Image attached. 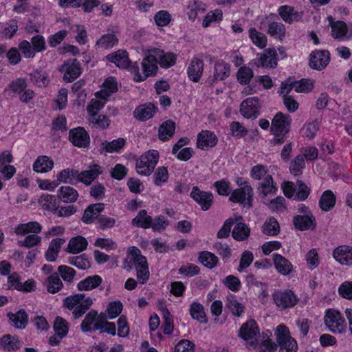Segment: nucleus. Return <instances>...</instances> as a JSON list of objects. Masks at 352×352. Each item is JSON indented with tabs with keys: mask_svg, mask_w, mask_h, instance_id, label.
<instances>
[{
	"mask_svg": "<svg viewBox=\"0 0 352 352\" xmlns=\"http://www.w3.org/2000/svg\"><path fill=\"white\" fill-rule=\"evenodd\" d=\"M198 260L201 264L209 269L216 267L219 261L214 254L208 251L201 252Z\"/></svg>",
	"mask_w": 352,
	"mask_h": 352,
	"instance_id": "obj_44",
	"label": "nucleus"
},
{
	"mask_svg": "<svg viewBox=\"0 0 352 352\" xmlns=\"http://www.w3.org/2000/svg\"><path fill=\"white\" fill-rule=\"evenodd\" d=\"M272 297L276 305L281 309L293 307L298 301L296 294L290 289L278 291L273 294Z\"/></svg>",
	"mask_w": 352,
	"mask_h": 352,
	"instance_id": "obj_9",
	"label": "nucleus"
},
{
	"mask_svg": "<svg viewBox=\"0 0 352 352\" xmlns=\"http://www.w3.org/2000/svg\"><path fill=\"white\" fill-rule=\"evenodd\" d=\"M118 42L115 34H107L102 35L99 40L97 41L96 45L102 49H109L113 47Z\"/></svg>",
	"mask_w": 352,
	"mask_h": 352,
	"instance_id": "obj_50",
	"label": "nucleus"
},
{
	"mask_svg": "<svg viewBox=\"0 0 352 352\" xmlns=\"http://www.w3.org/2000/svg\"><path fill=\"white\" fill-rule=\"evenodd\" d=\"M262 231L265 234L269 236L277 235L280 232V226L277 220L274 217H270L265 221Z\"/></svg>",
	"mask_w": 352,
	"mask_h": 352,
	"instance_id": "obj_47",
	"label": "nucleus"
},
{
	"mask_svg": "<svg viewBox=\"0 0 352 352\" xmlns=\"http://www.w3.org/2000/svg\"><path fill=\"white\" fill-rule=\"evenodd\" d=\"M190 197L199 204L204 211L209 210L213 203V195L210 192L202 191L197 186H194L190 192Z\"/></svg>",
	"mask_w": 352,
	"mask_h": 352,
	"instance_id": "obj_16",
	"label": "nucleus"
},
{
	"mask_svg": "<svg viewBox=\"0 0 352 352\" xmlns=\"http://www.w3.org/2000/svg\"><path fill=\"white\" fill-rule=\"evenodd\" d=\"M63 302L68 309L73 310L74 318L78 319L90 308L93 300L90 297L85 298L84 294H77L66 297Z\"/></svg>",
	"mask_w": 352,
	"mask_h": 352,
	"instance_id": "obj_2",
	"label": "nucleus"
},
{
	"mask_svg": "<svg viewBox=\"0 0 352 352\" xmlns=\"http://www.w3.org/2000/svg\"><path fill=\"white\" fill-rule=\"evenodd\" d=\"M333 257L342 265H352V248L346 245L338 247L333 251Z\"/></svg>",
	"mask_w": 352,
	"mask_h": 352,
	"instance_id": "obj_21",
	"label": "nucleus"
},
{
	"mask_svg": "<svg viewBox=\"0 0 352 352\" xmlns=\"http://www.w3.org/2000/svg\"><path fill=\"white\" fill-rule=\"evenodd\" d=\"M54 167V162L49 157L42 155L37 157L33 164V170L37 173H47Z\"/></svg>",
	"mask_w": 352,
	"mask_h": 352,
	"instance_id": "obj_36",
	"label": "nucleus"
},
{
	"mask_svg": "<svg viewBox=\"0 0 352 352\" xmlns=\"http://www.w3.org/2000/svg\"><path fill=\"white\" fill-rule=\"evenodd\" d=\"M276 52L274 49L265 50V53L258 54L252 61L257 67L274 68L277 65Z\"/></svg>",
	"mask_w": 352,
	"mask_h": 352,
	"instance_id": "obj_14",
	"label": "nucleus"
},
{
	"mask_svg": "<svg viewBox=\"0 0 352 352\" xmlns=\"http://www.w3.org/2000/svg\"><path fill=\"white\" fill-rule=\"evenodd\" d=\"M104 210L102 203H97L89 206L85 210L82 220L85 223H91L93 221L99 217V214Z\"/></svg>",
	"mask_w": 352,
	"mask_h": 352,
	"instance_id": "obj_31",
	"label": "nucleus"
},
{
	"mask_svg": "<svg viewBox=\"0 0 352 352\" xmlns=\"http://www.w3.org/2000/svg\"><path fill=\"white\" fill-rule=\"evenodd\" d=\"M285 25L281 23L272 22L268 25L267 33L274 37H278L282 39L285 35Z\"/></svg>",
	"mask_w": 352,
	"mask_h": 352,
	"instance_id": "obj_55",
	"label": "nucleus"
},
{
	"mask_svg": "<svg viewBox=\"0 0 352 352\" xmlns=\"http://www.w3.org/2000/svg\"><path fill=\"white\" fill-rule=\"evenodd\" d=\"M107 58L109 61L113 63L117 67L122 69L127 68L131 63L128 58V54L125 50H118L115 53H111L107 56Z\"/></svg>",
	"mask_w": 352,
	"mask_h": 352,
	"instance_id": "obj_28",
	"label": "nucleus"
},
{
	"mask_svg": "<svg viewBox=\"0 0 352 352\" xmlns=\"http://www.w3.org/2000/svg\"><path fill=\"white\" fill-rule=\"evenodd\" d=\"M102 279L99 275H93L80 280L77 284L79 291H89L97 288L102 283Z\"/></svg>",
	"mask_w": 352,
	"mask_h": 352,
	"instance_id": "obj_34",
	"label": "nucleus"
},
{
	"mask_svg": "<svg viewBox=\"0 0 352 352\" xmlns=\"http://www.w3.org/2000/svg\"><path fill=\"white\" fill-rule=\"evenodd\" d=\"M58 197L65 203H73L77 200L78 192L69 186H64L58 189Z\"/></svg>",
	"mask_w": 352,
	"mask_h": 352,
	"instance_id": "obj_35",
	"label": "nucleus"
},
{
	"mask_svg": "<svg viewBox=\"0 0 352 352\" xmlns=\"http://www.w3.org/2000/svg\"><path fill=\"white\" fill-rule=\"evenodd\" d=\"M58 274L65 282L72 283L76 275V271L67 265H60L58 267Z\"/></svg>",
	"mask_w": 352,
	"mask_h": 352,
	"instance_id": "obj_64",
	"label": "nucleus"
},
{
	"mask_svg": "<svg viewBox=\"0 0 352 352\" xmlns=\"http://www.w3.org/2000/svg\"><path fill=\"white\" fill-rule=\"evenodd\" d=\"M78 170L76 169L65 168L62 170L57 176V179L62 183L76 185L78 182Z\"/></svg>",
	"mask_w": 352,
	"mask_h": 352,
	"instance_id": "obj_37",
	"label": "nucleus"
},
{
	"mask_svg": "<svg viewBox=\"0 0 352 352\" xmlns=\"http://www.w3.org/2000/svg\"><path fill=\"white\" fill-rule=\"evenodd\" d=\"M153 53L156 56V59L162 67H170L175 64L176 55L171 52L165 53L160 49L152 50Z\"/></svg>",
	"mask_w": 352,
	"mask_h": 352,
	"instance_id": "obj_26",
	"label": "nucleus"
},
{
	"mask_svg": "<svg viewBox=\"0 0 352 352\" xmlns=\"http://www.w3.org/2000/svg\"><path fill=\"white\" fill-rule=\"evenodd\" d=\"M237 184L240 188L232 191L229 200L234 203H238L243 208L250 209L253 207V188L248 182L239 183L238 180Z\"/></svg>",
	"mask_w": 352,
	"mask_h": 352,
	"instance_id": "obj_3",
	"label": "nucleus"
},
{
	"mask_svg": "<svg viewBox=\"0 0 352 352\" xmlns=\"http://www.w3.org/2000/svg\"><path fill=\"white\" fill-rule=\"evenodd\" d=\"M230 74V67L229 65L223 61H219L214 65V72L213 74V79L211 80V85L214 81L223 80L228 78Z\"/></svg>",
	"mask_w": 352,
	"mask_h": 352,
	"instance_id": "obj_33",
	"label": "nucleus"
},
{
	"mask_svg": "<svg viewBox=\"0 0 352 352\" xmlns=\"http://www.w3.org/2000/svg\"><path fill=\"white\" fill-rule=\"evenodd\" d=\"M157 108L152 103L142 104L137 107L134 112V116L139 120L145 121L151 118L155 113Z\"/></svg>",
	"mask_w": 352,
	"mask_h": 352,
	"instance_id": "obj_24",
	"label": "nucleus"
},
{
	"mask_svg": "<svg viewBox=\"0 0 352 352\" xmlns=\"http://www.w3.org/2000/svg\"><path fill=\"white\" fill-rule=\"evenodd\" d=\"M253 76V71L248 67H241L237 72V79L243 85L248 84Z\"/></svg>",
	"mask_w": 352,
	"mask_h": 352,
	"instance_id": "obj_61",
	"label": "nucleus"
},
{
	"mask_svg": "<svg viewBox=\"0 0 352 352\" xmlns=\"http://www.w3.org/2000/svg\"><path fill=\"white\" fill-rule=\"evenodd\" d=\"M159 156V152L156 150H150L142 155L136 160L138 173L144 176L150 175L158 162Z\"/></svg>",
	"mask_w": 352,
	"mask_h": 352,
	"instance_id": "obj_5",
	"label": "nucleus"
},
{
	"mask_svg": "<svg viewBox=\"0 0 352 352\" xmlns=\"http://www.w3.org/2000/svg\"><path fill=\"white\" fill-rule=\"evenodd\" d=\"M330 61V52L328 50H314L309 54V67L318 71L324 69Z\"/></svg>",
	"mask_w": 352,
	"mask_h": 352,
	"instance_id": "obj_11",
	"label": "nucleus"
},
{
	"mask_svg": "<svg viewBox=\"0 0 352 352\" xmlns=\"http://www.w3.org/2000/svg\"><path fill=\"white\" fill-rule=\"evenodd\" d=\"M152 222L153 218L147 214L146 210H141L137 216L132 220V224L133 226L144 229L151 228Z\"/></svg>",
	"mask_w": 352,
	"mask_h": 352,
	"instance_id": "obj_40",
	"label": "nucleus"
},
{
	"mask_svg": "<svg viewBox=\"0 0 352 352\" xmlns=\"http://www.w3.org/2000/svg\"><path fill=\"white\" fill-rule=\"evenodd\" d=\"M31 81L38 87H45L49 83L47 74L43 71L36 70L30 74Z\"/></svg>",
	"mask_w": 352,
	"mask_h": 352,
	"instance_id": "obj_59",
	"label": "nucleus"
},
{
	"mask_svg": "<svg viewBox=\"0 0 352 352\" xmlns=\"http://www.w3.org/2000/svg\"><path fill=\"white\" fill-rule=\"evenodd\" d=\"M47 290L49 293L55 294L60 291L63 284L59 278L58 274L54 273L47 278L46 280Z\"/></svg>",
	"mask_w": 352,
	"mask_h": 352,
	"instance_id": "obj_45",
	"label": "nucleus"
},
{
	"mask_svg": "<svg viewBox=\"0 0 352 352\" xmlns=\"http://www.w3.org/2000/svg\"><path fill=\"white\" fill-rule=\"evenodd\" d=\"M291 122L289 115L284 114L282 112L277 113L272 121L271 133H280L283 135H286L290 130Z\"/></svg>",
	"mask_w": 352,
	"mask_h": 352,
	"instance_id": "obj_12",
	"label": "nucleus"
},
{
	"mask_svg": "<svg viewBox=\"0 0 352 352\" xmlns=\"http://www.w3.org/2000/svg\"><path fill=\"white\" fill-rule=\"evenodd\" d=\"M88 245L87 239L82 236L72 238L68 243L66 251L69 253L76 254L84 251Z\"/></svg>",
	"mask_w": 352,
	"mask_h": 352,
	"instance_id": "obj_29",
	"label": "nucleus"
},
{
	"mask_svg": "<svg viewBox=\"0 0 352 352\" xmlns=\"http://www.w3.org/2000/svg\"><path fill=\"white\" fill-rule=\"evenodd\" d=\"M53 329L56 336H57L59 339H63L68 333V322L63 318L57 316L54 322Z\"/></svg>",
	"mask_w": 352,
	"mask_h": 352,
	"instance_id": "obj_42",
	"label": "nucleus"
},
{
	"mask_svg": "<svg viewBox=\"0 0 352 352\" xmlns=\"http://www.w3.org/2000/svg\"><path fill=\"white\" fill-rule=\"evenodd\" d=\"M293 223L300 231L314 230L316 228V220L314 215H296L293 217Z\"/></svg>",
	"mask_w": 352,
	"mask_h": 352,
	"instance_id": "obj_18",
	"label": "nucleus"
},
{
	"mask_svg": "<svg viewBox=\"0 0 352 352\" xmlns=\"http://www.w3.org/2000/svg\"><path fill=\"white\" fill-rule=\"evenodd\" d=\"M102 173V168L98 164H93L89 169L79 172L77 177L78 182L89 186Z\"/></svg>",
	"mask_w": 352,
	"mask_h": 352,
	"instance_id": "obj_17",
	"label": "nucleus"
},
{
	"mask_svg": "<svg viewBox=\"0 0 352 352\" xmlns=\"http://www.w3.org/2000/svg\"><path fill=\"white\" fill-rule=\"evenodd\" d=\"M305 167L304 157L298 155L292 160L289 170L292 174L295 176L300 175L302 173V170Z\"/></svg>",
	"mask_w": 352,
	"mask_h": 352,
	"instance_id": "obj_52",
	"label": "nucleus"
},
{
	"mask_svg": "<svg viewBox=\"0 0 352 352\" xmlns=\"http://www.w3.org/2000/svg\"><path fill=\"white\" fill-rule=\"evenodd\" d=\"M260 103L257 97L244 100L240 105V112L246 118H256L260 114Z\"/></svg>",
	"mask_w": 352,
	"mask_h": 352,
	"instance_id": "obj_13",
	"label": "nucleus"
},
{
	"mask_svg": "<svg viewBox=\"0 0 352 352\" xmlns=\"http://www.w3.org/2000/svg\"><path fill=\"white\" fill-rule=\"evenodd\" d=\"M175 131V123L172 120L163 122L158 129V138L162 141L169 140Z\"/></svg>",
	"mask_w": 352,
	"mask_h": 352,
	"instance_id": "obj_27",
	"label": "nucleus"
},
{
	"mask_svg": "<svg viewBox=\"0 0 352 352\" xmlns=\"http://www.w3.org/2000/svg\"><path fill=\"white\" fill-rule=\"evenodd\" d=\"M68 263L80 270H86L90 267V263L86 254L69 258Z\"/></svg>",
	"mask_w": 352,
	"mask_h": 352,
	"instance_id": "obj_54",
	"label": "nucleus"
},
{
	"mask_svg": "<svg viewBox=\"0 0 352 352\" xmlns=\"http://www.w3.org/2000/svg\"><path fill=\"white\" fill-rule=\"evenodd\" d=\"M38 204L43 209L51 212H55L58 209V201L54 195H42L39 199Z\"/></svg>",
	"mask_w": 352,
	"mask_h": 352,
	"instance_id": "obj_38",
	"label": "nucleus"
},
{
	"mask_svg": "<svg viewBox=\"0 0 352 352\" xmlns=\"http://www.w3.org/2000/svg\"><path fill=\"white\" fill-rule=\"evenodd\" d=\"M157 60L156 56L153 53L152 50L149 54L142 60V67L143 69V75H141L139 72L138 65L131 67V72L134 74V80L136 82H142L146 79L148 76H153L156 74L158 67L157 65Z\"/></svg>",
	"mask_w": 352,
	"mask_h": 352,
	"instance_id": "obj_4",
	"label": "nucleus"
},
{
	"mask_svg": "<svg viewBox=\"0 0 352 352\" xmlns=\"http://www.w3.org/2000/svg\"><path fill=\"white\" fill-rule=\"evenodd\" d=\"M329 25L331 28L332 36L338 40H343L346 36L348 28L345 22L342 21H333L332 16H328Z\"/></svg>",
	"mask_w": 352,
	"mask_h": 352,
	"instance_id": "obj_25",
	"label": "nucleus"
},
{
	"mask_svg": "<svg viewBox=\"0 0 352 352\" xmlns=\"http://www.w3.org/2000/svg\"><path fill=\"white\" fill-rule=\"evenodd\" d=\"M273 261L275 268L282 275H288L293 270V265L291 262L280 254H274Z\"/></svg>",
	"mask_w": 352,
	"mask_h": 352,
	"instance_id": "obj_23",
	"label": "nucleus"
},
{
	"mask_svg": "<svg viewBox=\"0 0 352 352\" xmlns=\"http://www.w3.org/2000/svg\"><path fill=\"white\" fill-rule=\"evenodd\" d=\"M0 346L4 351H16L21 348V342L16 336L6 334L0 338Z\"/></svg>",
	"mask_w": 352,
	"mask_h": 352,
	"instance_id": "obj_30",
	"label": "nucleus"
},
{
	"mask_svg": "<svg viewBox=\"0 0 352 352\" xmlns=\"http://www.w3.org/2000/svg\"><path fill=\"white\" fill-rule=\"evenodd\" d=\"M8 317L16 329H24L28 322V316L24 309H20L16 314L11 312L8 314Z\"/></svg>",
	"mask_w": 352,
	"mask_h": 352,
	"instance_id": "obj_32",
	"label": "nucleus"
},
{
	"mask_svg": "<svg viewBox=\"0 0 352 352\" xmlns=\"http://www.w3.org/2000/svg\"><path fill=\"white\" fill-rule=\"evenodd\" d=\"M296 192L294 200L302 201L307 199L310 194V188L301 180L296 182Z\"/></svg>",
	"mask_w": 352,
	"mask_h": 352,
	"instance_id": "obj_51",
	"label": "nucleus"
},
{
	"mask_svg": "<svg viewBox=\"0 0 352 352\" xmlns=\"http://www.w3.org/2000/svg\"><path fill=\"white\" fill-rule=\"evenodd\" d=\"M319 130V126L316 120L308 122L304 125L301 129V133L303 136L309 139L314 138L316 133Z\"/></svg>",
	"mask_w": 352,
	"mask_h": 352,
	"instance_id": "obj_60",
	"label": "nucleus"
},
{
	"mask_svg": "<svg viewBox=\"0 0 352 352\" xmlns=\"http://www.w3.org/2000/svg\"><path fill=\"white\" fill-rule=\"evenodd\" d=\"M250 229L242 222L236 223L232 232V237L236 241H244L248 238Z\"/></svg>",
	"mask_w": 352,
	"mask_h": 352,
	"instance_id": "obj_41",
	"label": "nucleus"
},
{
	"mask_svg": "<svg viewBox=\"0 0 352 352\" xmlns=\"http://www.w3.org/2000/svg\"><path fill=\"white\" fill-rule=\"evenodd\" d=\"M190 314L193 319L200 321L201 323L207 322L206 316L201 304L192 302L190 307Z\"/></svg>",
	"mask_w": 352,
	"mask_h": 352,
	"instance_id": "obj_46",
	"label": "nucleus"
},
{
	"mask_svg": "<svg viewBox=\"0 0 352 352\" xmlns=\"http://www.w3.org/2000/svg\"><path fill=\"white\" fill-rule=\"evenodd\" d=\"M125 144V140L123 138H118L111 142H104L102 143V150L106 152L112 153L114 151H118Z\"/></svg>",
	"mask_w": 352,
	"mask_h": 352,
	"instance_id": "obj_57",
	"label": "nucleus"
},
{
	"mask_svg": "<svg viewBox=\"0 0 352 352\" xmlns=\"http://www.w3.org/2000/svg\"><path fill=\"white\" fill-rule=\"evenodd\" d=\"M276 341L280 347L279 352H296L298 344L294 338L291 337L288 328L280 324L276 327Z\"/></svg>",
	"mask_w": 352,
	"mask_h": 352,
	"instance_id": "obj_6",
	"label": "nucleus"
},
{
	"mask_svg": "<svg viewBox=\"0 0 352 352\" xmlns=\"http://www.w3.org/2000/svg\"><path fill=\"white\" fill-rule=\"evenodd\" d=\"M104 89L96 94V96L104 101L109 96L118 90L117 82L113 79H108L104 83Z\"/></svg>",
	"mask_w": 352,
	"mask_h": 352,
	"instance_id": "obj_43",
	"label": "nucleus"
},
{
	"mask_svg": "<svg viewBox=\"0 0 352 352\" xmlns=\"http://www.w3.org/2000/svg\"><path fill=\"white\" fill-rule=\"evenodd\" d=\"M164 322L162 325L164 334L170 335L174 329L173 319L167 308L162 310Z\"/></svg>",
	"mask_w": 352,
	"mask_h": 352,
	"instance_id": "obj_58",
	"label": "nucleus"
},
{
	"mask_svg": "<svg viewBox=\"0 0 352 352\" xmlns=\"http://www.w3.org/2000/svg\"><path fill=\"white\" fill-rule=\"evenodd\" d=\"M60 71L63 73V79L67 82L75 80L82 74L80 64L76 58L68 59L65 61L61 65Z\"/></svg>",
	"mask_w": 352,
	"mask_h": 352,
	"instance_id": "obj_8",
	"label": "nucleus"
},
{
	"mask_svg": "<svg viewBox=\"0 0 352 352\" xmlns=\"http://www.w3.org/2000/svg\"><path fill=\"white\" fill-rule=\"evenodd\" d=\"M324 322L333 333H342L346 327L344 318L342 317L339 311L334 309H329L327 311Z\"/></svg>",
	"mask_w": 352,
	"mask_h": 352,
	"instance_id": "obj_7",
	"label": "nucleus"
},
{
	"mask_svg": "<svg viewBox=\"0 0 352 352\" xmlns=\"http://www.w3.org/2000/svg\"><path fill=\"white\" fill-rule=\"evenodd\" d=\"M218 139L216 135L210 131H202L197 135V146L199 148L205 149L213 147L217 143Z\"/></svg>",
	"mask_w": 352,
	"mask_h": 352,
	"instance_id": "obj_20",
	"label": "nucleus"
},
{
	"mask_svg": "<svg viewBox=\"0 0 352 352\" xmlns=\"http://www.w3.org/2000/svg\"><path fill=\"white\" fill-rule=\"evenodd\" d=\"M249 35L253 43L257 47L264 48L266 46L267 37L264 34L258 32L255 28H250Z\"/></svg>",
	"mask_w": 352,
	"mask_h": 352,
	"instance_id": "obj_53",
	"label": "nucleus"
},
{
	"mask_svg": "<svg viewBox=\"0 0 352 352\" xmlns=\"http://www.w3.org/2000/svg\"><path fill=\"white\" fill-rule=\"evenodd\" d=\"M69 140L74 146L79 148H87L90 143L89 133L84 128L80 126L69 131Z\"/></svg>",
	"mask_w": 352,
	"mask_h": 352,
	"instance_id": "obj_15",
	"label": "nucleus"
},
{
	"mask_svg": "<svg viewBox=\"0 0 352 352\" xmlns=\"http://www.w3.org/2000/svg\"><path fill=\"white\" fill-rule=\"evenodd\" d=\"M203 70V60L197 58H192L188 67V75L189 78L195 82H198L202 76Z\"/></svg>",
	"mask_w": 352,
	"mask_h": 352,
	"instance_id": "obj_22",
	"label": "nucleus"
},
{
	"mask_svg": "<svg viewBox=\"0 0 352 352\" xmlns=\"http://www.w3.org/2000/svg\"><path fill=\"white\" fill-rule=\"evenodd\" d=\"M89 115V122L96 127L106 129L109 126L110 120L107 116L104 115H98V113Z\"/></svg>",
	"mask_w": 352,
	"mask_h": 352,
	"instance_id": "obj_56",
	"label": "nucleus"
},
{
	"mask_svg": "<svg viewBox=\"0 0 352 352\" xmlns=\"http://www.w3.org/2000/svg\"><path fill=\"white\" fill-rule=\"evenodd\" d=\"M257 190L258 196L262 198L276 195L278 188L271 175H267L263 177V180L258 184Z\"/></svg>",
	"mask_w": 352,
	"mask_h": 352,
	"instance_id": "obj_19",
	"label": "nucleus"
},
{
	"mask_svg": "<svg viewBox=\"0 0 352 352\" xmlns=\"http://www.w3.org/2000/svg\"><path fill=\"white\" fill-rule=\"evenodd\" d=\"M98 317V312L95 310H91L88 312L80 324L82 331L85 333L92 331L93 327L91 326L94 322H96Z\"/></svg>",
	"mask_w": 352,
	"mask_h": 352,
	"instance_id": "obj_49",
	"label": "nucleus"
},
{
	"mask_svg": "<svg viewBox=\"0 0 352 352\" xmlns=\"http://www.w3.org/2000/svg\"><path fill=\"white\" fill-rule=\"evenodd\" d=\"M226 307L236 317H239L244 311V306L233 295L227 297Z\"/></svg>",
	"mask_w": 352,
	"mask_h": 352,
	"instance_id": "obj_48",
	"label": "nucleus"
},
{
	"mask_svg": "<svg viewBox=\"0 0 352 352\" xmlns=\"http://www.w3.org/2000/svg\"><path fill=\"white\" fill-rule=\"evenodd\" d=\"M122 304L120 300L110 302L107 308V316L109 319L118 317L122 311Z\"/></svg>",
	"mask_w": 352,
	"mask_h": 352,
	"instance_id": "obj_62",
	"label": "nucleus"
},
{
	"mask_svg": "<svg viewBox=\"0 0 352 352\" xmlns=\"http://www.w3.org/2000/svg\"><path fill=\"white\" fill-rule=\"evenodd\" d=\"M129 261L125 259L123 267L128 271L131 270L133 263L137 272V278L142 284H144L149 278V271L145 256L141 254V251L137 247L133 246L129 249Z\"/></svg>",
	"mask_w": 352,
	"mask_h": 352,
	"instance_id": "obj_1",
	"label": "nucleus"
},
{
	"mask_svg": "<svg viewBox=\"0 0 352 352\" xmlns=\"http://www.w3.org/2000/svg\"><path fill=\"white\" fill-rule=\"evenodd\" d=\"M336 196L331 190L324 191L319 201V206L324 211L331 210L336 204Z\"/></svg>",
	"mask_w": 352,
	"mask_h": 352,
	"instance_id": "obj_39",
	"label": "nucleus"
},
{
	"mask_svg": "<svg viewBox=\"0 0 352 352\" xmlns=\"http://www.w3.org/2000/svg\"><path fill=\"white\" fill-rule=\"evenodd\" d=\"M168 179V172L166 167H158L153 175L154 184L156 186H161Z\"/></svg>",
	"mask_w": 352,
	"mask_h": 352,
	"instance_id": "obj_63",
	"label": "nucleus"
},
{
	"mask_svg": "<svg viewBox=\"0 0 352 352\" xmlns=\"http://www.w3.org/2000/svg\"><path fill=\"white\" fill-rule=\"evenodd\" d=\"M258 335L259 329L254 320H250L244 323L239 331V336L247 341L251 346L257 344Z\"/></svg>",
	"mask_w": 352,
	"mask_h": 352,
	"instance_id": "obj_10",
	"label": "nucleus"
}]
</instances>
